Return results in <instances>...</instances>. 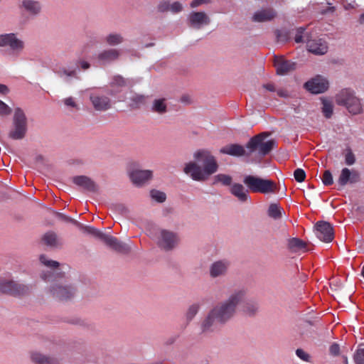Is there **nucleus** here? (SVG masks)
Masks as SVG:
<instances>
[{
  "instance_id": "nucleus-1",
  "label": "nucleus",
  "mask_w": 364,
  "mask_h": 364,
  "mask_svg": "<svg viewBox=\"0 0 364 364\" xmlns=\"http://www.w3.org/2000/svg\"><path fill=\"white\" fill-rule=\"evenodd\" d=\"M196 161L187 163L183 168L186 174L193 181H205L210 176L216 173L218 164L215 156L205 149H200L193 154Z\"/></svg>"
},
{
  "instance_id": "nucleus-2",
  "label": "nucleus",
  "mask_w": 364,
  "mask_h": 364,
  "mask_svg": "<svg viewBox=\"0 0 364 364\" xmlns=\"http://www.w3.org/2000/svg\"><path fill=\"white\" fill-rule=\"evenodd\" d=\"M238 299L239 297H230L215 305L202 323L203 332L214 331L218 328L219 325L223 324L230 319L238 306Z\"/></svg>"
},
{
  "instance_id": "nucleus-3",
  "label": "nucleus",
  "mask_w": 364,
  "mask_h": 364,
  "mask_svg": "<svg viewBox=\"0 0 364 364\" xmlns=\"http://www.w3.org/2000/svg\"><path fill=\"white\" fill-rule=\"evenodd\" d=\"M243 183L248 190L252 193H270L277 191L276 183L269 179L262 178L252 175L244 177Z\"/></svg>"
},
{
  "instance_id": "nucleus-4",
  "label": "nucleus",
  "mask_w": 364,
  "mask_h": 364,
  "mask_svg": "<svg viewBox=\"0 0 364 364\" xmlns=\"http://www.w3.org/2000/svg\"><path fill=\"white\" fill-rule=\"evenodd\" d=\"M336 102L338 105L345 106L348 112L353 114H358L363 112V106L359 98L350 89H343L336 96Z\"/></svg>"
},
{
  "instance_id": "nucleus-5",
  "label": "nucleus",
  "mask_w": 364,
  "mask_h": 364,
  "mask_svg": "<svg viewBox=\"0 0 364 364\" xmlns=\"http://www.w3.org/2000/svg\"><path fill=\"white\" fill-rule=\"evenodd\" d=\"M28 130L27 117L22 109L17 107L14 110L12 119V129L9 136L14 140H20L25 137Z\"/></svg>"
},
{
  "instance_id": "nucleus-6",
  "label": "nucleus",
  "mask_w": 364,
  "mask_h": 364,
  "mask_svg": "<svg viewBox=\"0 0 364 364\" xmlns=\"http://www.w3.org/2000/svg\"><path fill=\"white\" fill-rule=\"evenodd\" d=\"M268 136L269 134L262 132L252 137L247 144V148L250 149V152L252 153L257 150L262 156L268 154L272 150L275 144L273 139L264 141Z\"/></svg>"
},
{
  "instance_id": "nucleus-7",
  "label": "nucleus",
  "mask_w": 364,
  "mask_h": 364,
  "mask_svg": "<svg viewBox=\"0 0 364 364\" xmlns=\"http://www.w3.org/2000/svg\"><path fill=\"white\" fill-rule=\"evenodd\" d=\"M179 242V237L176 233L167 230H160L157 237L158 246L165 251L174 249Z\"/></svg>"
},
{
  "instance_id": "nucleus-8",
  "label": "nucleus",
  "mask_w": 364,
  "mask_h": 364,
  "mask_svg": "<svg viewBox=\"0 0 364 364\" xmlns=\"http://www.w3.org/2000/svg\"><path fill=\"white\" fill-rule=\"evenodd\" d=\"M90 100L96 111L105 112L112 107L111 100L98 90L90 92Z\"/></svg>"
},
{
  "instance_id": "nucleus-9",
  "label": "nucleus",
  "mask_w": 364,
  "mask_h": 364,
  "mask_svg": "<svg viewBox=\"0 0 364 364\" xmlns=\"http://www.w3.org/2000/svg\"><path fill=\"white\" fill-rule=\"evenodd\" d=\"M28 291V287L13 280L0 282V292L6 294H25Z\"/></svg>"
},
{
  "instance_id": "nucleus-10",
  "label": "nucleus",
  "mask_w": 364,
  "mask_h": 364,
  "mask_svg": "<svg viewBox=\"0 0 364 364\" xmlns=\"http://www.w3.org/2000/svg\"><path fill=\"white\" fill-rule=\"evenodd\" d=\"M315 233L316 237L324 242H330L334 238L333 228L326 221H318L316 223Z\"/></svg>"
},
{
  "instance_id": "nucleus-11",
  "label": "nucleus",
  "mask_w": 364,
  "mask_h": 364,
  "mask_svg": "<svg viewBox=\"0 0 364 364\" xmlns=\"http://www.w3.org/2000/svg\"><path fill=\"white\" fill-rule=\"evenodd\" d=\"M20 11L31 17L39 16L42 12V4L37 0H21L18 5Z\"/></svg>"
},
{
  "instance_id": "nucleus-12",
  "label": "nucleus",
  "mask_w": 364,
  "mask_h": 364,
  "mask_svg": "<svg viewBox=\"0 0 364 364\" xmlns=\"http://www.w3.org/2000/svg\"><path fill=\"white\" fill-rule=\"evenodd\" d=\"M0 46H8L13 51L19 53L23 49L24 43L14 33H7L0 36Z\"/></svg>"
},
{
  "instance_id": "nucleus-13",
  "label": "nucleus",
  "mask_w": 364,
  "mask_h": 364,
  "mask_svg": "<svg viewBox=\"0 0 364 364\" xmlns=\"http://www.w3.org/2000/svg\"><path fill=\"white\" fill-rule=\"evenodd\" d=\"M304 87L313 94H319L324 92L328 89V82L321 76H317L306 82Z\"/></svg>"
},
{
  "instance_id": "nucleus-14",
  "label": "nucleus",
  "mask_w": 364,
  "mask_h": 364,
  "mask_svg": "<svg viewBox=\"0 0 364 364\" xmlns=\"http://www.w3.org/2000/svg\"><path fill=\"white\" fill-rule=\"evenodd\" d=\"M102 241L113 250L123 254H128L131 249L125 243L120 242L117 237L105 233Z\"/></svg>"
},
{
  "instance_id": "nucleus-15",
  "label": "nucleus",
  "mask_w": 364,
  "mask_h": 364,
  "mask_svg": "<svg viewBox=\"0 0 364 364\" xmlns=\"http://www.w3.org/2000/svg\"><path fill=\"white\" fill-rule=\"evenodd\" d=\"M29 358L34 364H60L58 358L46 355L36 350L30 351Z\"/></svg>"
},
{
  "instance_id": "nucleus-16",
  "label": "nucleus",
  "mask_w": 364,
  "mask_h": 364,
  "mask_svg": "<svg viewBox=\"0 0 364 364\" xmlns=\"http://www.w3.org/2000/svg\"><path fill=\"white\" fill-rule=\"evenodd\" d=\"M188 22L191 27L200 29L203 26L208 25L210 20L205 12L193 11L188 16Z\"/></svg>"
},
{
  "instance_id": "nucleus-17",
  "label": "nucleus",
  "mask_w": 364,
  "mask_h": 364,
  "mask_svg": "<svg viewBox=\"0 0 364 364\" xmlns=\"http://www.w3.org/2000/svg\"><path fill=\"white\" fill-rule=\"evenodd\" d=\"M274 65L276 68L277 73L281 75H286L296 68L295 63L287 60L282 56L274 57Z\"/></svg>"
},
{
  "instance_id": "nucleus-18",
  "label": "nucleus",
  "mask_w": 364,
  "mask_h": 364,
  "mask_svg": "<svg viewBox=\"0 0 364 364\" xmlns=\"http://www.w3.org/2000/svg\"><path fill=\"white\" fill-rule=\"evenodd\" d=\"M360 181V175L357 171H350L348 168H343L338 178V183L341 187L345 186L348 183H354Z\"/></svg>"
},
{
  "instance_id": "nucleus-19",
  "label": "nucleus",
  "mask_w": 364,
  "mask_h": 364,
  "mask_svg": "<svg viewBox=\"0 0 364 364\" xmlns=\"http://www.w3.org/2000/svg\"><path fill=\"white\" fill-rule=\"evenodd\" d=\"M129 177L134 184L141 186L152 177V171L149 170L135 169L129 173Z\"/></svg>"
},
{
  "instance_id": "nucleus-20",
  "label": "nucleus",
  "mask_w": 364,
  "mask_h": 364,
  "mask_svg": "<svg viewBox=\"0 0 364 364\" xmlns=\"http://www.w3.org/2000/svg\"><path fill=\"white\" fill-rule=\"evenodd\" d=\"M73 182L89 192L95 193L98 190L97 184L91 178L85 176H75L73 178Z\"/></svg>"
},
{
  "instance_id": "nucleus-21",
  "label": "nucleus",
  "mask_w": 364,
  "mask_h": 364,
  "mask_svg": "<svg viewBox=\"0 0 364 364\" xmlns=\"http://www.w3.org/2000/svg\"><path fill=\"white\" fill-rule=\"evenodd\" d=\"M306 47L310 53L316 55H323L328 50L327 44L322 39L308 40Z\"/></svg>"
},
{
  "instance_id": "nucleus-22",
  "label": "nucleus",
  "mask_w": 364,
  "mask_h": 364,
  "mask_svg": "<svg viewBox=\"0 0 364 364\" xmlns=\"http://www.w3.org/2000/svg\"><path fill=\"white\" fill-rule=\"evenodd\" d=\"M277 16V11L272 8H266L259 10L252 16V21L255 22L269 21Z\"/></svg>"
},
{
  "instance_id": "nucleus-23",
  "label": "nucleus",
  "mask_w": 364,
  "mask_h": 364,
  "mask_svg": "<svg viewBox=\"0 0 364 364\" xmlns=\"http://www.w3.org/2000/svg\"><path fill=\"white\" fill-rule=\"evenodd\" d=\"M238 299V306L245 313L252 315L257 311L259 306L253 299L248 297H239Z\"/></svg>"
},
{
  "instance_id": "nucleus-24",
  "label": "nucleus",
  "mask_w": 364,
  "mask_h": 364,
  "mask_svg": "<svg viewBox=\"0 0 364 364\" xmlns=\"http://www.w3.org/2000/svg\"><path fill=\"white\" fill-rule=\"evenodd\" d=\"M220 152L224 154H228L233 156H249L250 153L247 154L245 148L237 144H228L222 147Z\"/></svg>"
},
{
  "instance_id": "nucleus-25",
  "label": "nucleus",
  "mask_w": 364,
  "mask_h": 364,
  "mask_svg": "<svg viewBox=\"0 0 364 364\" xmlns=\"http://www.w3.org/2000/svg\"><path fill=\"white\" fill-rule=\"evenodd\" d=\"M127 85V81L121 75H114L112 77L111 82H109L110 90L109 94L110 95H115L116 94L121 92L122 88Z\"/></svg>"
},
{
  "instance_id": "nucleus-26",
  "label": "nucleus",
  "mask_w": 364,
  "mask_h": 364,
  "mask_svg": "<svg viewBox=\"0 0 364 364\" xmlns=\"http://www.w3.org/2000/svg\"><path fill=\"white\" fill-rule=\"evenodd\" d=\"M229 267V262L226 260L217 261L210 267V274L212 277H218L225 274Z\"/></svg>"
},
{
  "instance_id": "nucleus-27",
  "label": "nucleus",
  "mask_w": 364,
  "mask_h": 364,
  "mask_svg": "<svg viewBox=\"0 0 364 364\" xmlns=\"http://www.w3.org/2000/svg\"><path fill=\"white\" fill-rule=\"evenodd\" d=\"M248 191L242 184L237 183H233L230 189L231 194L240 202H246L249 199Z\"/></svg>"
},
{
  "instance_id": "nucleus-28",
  "label": "nucleus",
  "mask_w": 364,
  "mask_h": 364,
  "mask_svg": "<svg viewBox=\"0 0 364 364\" xmlns=\"http://www.w3.org/2000/svg\"><path fill=\"white\" fill-rule=\"evenodd\" d=\"M119 56V51L117 49L110 48L104 50L97 55V59L102 63H109L117 60Z\"/></svg>"
},
{
  "instance_id": "nucleus-29",
  "label": "nucleus",
  "mask_w": 364,
  "mask_h": 364,
  "mask_svg": "<svg viewBox=\"0 0 364 364\" xmlns=\"http://www.w3.org/2000/svg\"><path fill=\"white\" fill-rule=\"evenodd\" d=\"M56 73L58 77L63 78L66 82H70L71 78L79 79L77 68L68 69L62 68Z\"/></svg>"
},
{
  "instance_id": "nucleus-30",
  "label": "nucleus",
  "mask_w": 364,
  "mask_h": 364,
  "mask_svg": "<svg viewBox=\"0 0 364 364\" xmlns=\"http://www.w3.org/2000/svg\"><path fill=\"white\" fill-rule=\"evenodd\" d=\"M80 225H77V228H80L84 233L91 235L93 237L99 239L102 241V237L105 235V233L100 230L92 227V226H87L84 225L83 224L79 223Z\"/></svg>"
},
{
  "instance_id": "nucleus-31",
  "label": "nucleus",
  "mask_w": 364,
  "mask_h": 364,
  "mask_svg": "<svg viewBox=\"0 0 364 364\" xmlns=\"http://www.w3.org/2000/svg\"><path fill=\"white\" fill-rule=\"evenodd\" d=\"M288 247L294 252H297L299 250L306 251V243L299 238L293 237L289 240Z\"/></svg>"
},
{
  "instance_id": "nucleus-32",
  "label": "nucleus",
  "mask_w": 364,
  "mask_h": 364,
  "mask_svg": "<svg viewBox=\"0 0 364 364\" xmlns=\"http://www.w3.org/2000/svg\"><path fill=\"white\" fill-rule=\"evenodd\" d=\"M53 294L58 296H70L75 293L74 287L69 285H60L53 288Z\"/></svg>"
},
{
  "instance_id": "nucleus-33",
  "label": "nucleus",
  "mask_w": 364,
  "mask_h": 364,
  "mask_svg": "<svg viewBox=\"0 0 364 364\" xmlns=\"http://www.w3.org/2000/svg\"><path fill=\"white\" fill-rule=\"evenodd\" d=\"M165 99H156L153 102L151 111L160 114H164L167 111V105Z\"/></svg>"
},
{
  "instance_id": "nucleus-34",
  "label": "nucleus",
  "mask_w": 364,
  "mask_h": 364,
  "mask_svg": "<svg viewBox=\"0 0 364 364\" xmlns=\"http://www.w3.org/2000/svg\"><path fill=\"white\" fill-rule=\"evenodd\" d=\"M44 243L50 247H58L60 245L57 235L53 232H48L43 237Z\"/></svg>"
},
{
  "instance_id": "nucleus-35",
  "label": "nucleus",
  "mask_w": 364,
  "mask_h": 364,
  "mask_svg": "<svg viewBox=\"0 0 364 364\" xmlns=\"http://www.w3.org/2000/svg\"><path fill=\"white\" fill-rule=\"evenodd\" d=\"M283 209L277 203H271L269 206L267 214L268 215L274 219L278 220L282 216Z\"/></svg>"
},
{
  "instance_id": "nucleus-36",
  "label": "nucleus",
  "mask_w": 364,
  "mask_h": 364,
  "mask_svg": "<svg viewBox=\"0 0 364 364\" xmlns=\"http://www.w3.org/2000/svg\"><path fill=\"white\" fill-rule=\"evenodd\" d=\"M104 41L109 46H114L122 43L124 38L119 33H112L107 35Z\"/></svg>"
},
{
  "instance_id": "nucleus-37",
  "label": "nucleus",
  "mask_w": 364,
  "mask_h": 364,
  "mask_svg": "<svg viewBox=\"0 0 364 364\" xmlns=\"http://www.w3.org/2000/svg\"><path fill=\"white\" fill-rule=\"evenodd\" d=\"M130 107L133 109L139 108L146 102V97L142 95L134 94L131 98Z\"/></svg>"
},
{
  "instance_id": "nucleus-38",
  "label": "nucleus",
  "mask_w": 364,
  "mask_h": 364,
  "mask_svg": "<svg viewBox=\"0 0 364 364\" xmlns=\"http://www.w3.org/2000/svg\"><path fill=\"white\" fill-rule=\"evenodd\" d=\"M232 177L229 175L220 173L214 177L213 184L220 183L224 186H230L232 183Z\"/></svg>"
},
{
  "instance_id": "nucleus-39",
  "label": "nucleus",
  "mask_w": 364,
  "mask_h": 364,
  "mask_svg": "<svg viewBox=\"0 0 364 364\" xmlns=\"http://www.w3.org/2000/svg\"><path fill=\"white\" fill-rule=\"evenodd\" d=\"M323 107H322V112L324 114V116L329 119L331 117L333 114V105L331 102L328 100H323Z\"/></svg>"
},
{
  "instance_id": "nucleus-40",
  "label": "nucleus",
  "mask_w": 364,
  "mask_h": 364,
  "mask_svg": "<svg viewBox=\"0 0 364 364\" xmlns=\"http://www.w3.org/2000/svg\"><path fill=\"white\" fill-rule=\"evenodd\" d=\"M345 163L348 166H352L355 162V156L350 149H346L344 152Z\"/></svg>"
},
{
  "instance_id": "nucleus-41",
  "label": "nucleus",
  "mask_w": 364,
  "mask_h": 364,
  "mask_svg": "<svg viewBox=\"0 0 364 364\" xmlns=\"http://www.w3.org/2000/svg\"><path fill=\"white\" fill-rule=\"evenodd\" d=\"M40 261L42 264H43L45 266L50 267V268H58L60 265L59 262L54 260H50L47 258L46 255H41L40 256Z\"/></svg>"
},
{
  "instance_id": "nucleus-42",
  "label": "nucleus",
  "mask_w": 364,
  "mask_h": 364,
  "mask_svg": "<svg viewBox=\"0 0 364 364\" xmlns=\"http://www.w3.org/2000/svg\"><path fill=\"white\" fill-rule=\"evenodd\" d=\"M200 306L198 304H193L189 306L186 312V318L188 321H191L193 317L197 314Z\"/></svg>"
},
{
  "instance_id": "nucleus-43",
  "label": "nucleus",
  "mask_w": 364,
  "mask_h": 364,
  "mask_svg": "<svg viewBox=\"0 0 364 364\" xmlns=\"http://www.w3.org/2000/svg\"><path fill=\"white\" fill-rule=\"evenodd\" d=\"M306 28L304 27H299L296 31V34L294 36V41L296 43H299L304 41V38H306L308 41V36L304 35V31Z\"/></svg>"
},
{
  "instance_id": "nucleus-44",
  "label": "nucleus",
  "mask_w": 364,
  "mask_h": 364,
  "mask_svg": "<svg viewBox=\"0 0 364 364\" xmlns=\"http://www.w3.org/2000/svg\"><path fill=\"white\" fill-rule=\"evenodd\" d=\"M354 361L356 364H364V348H358L353 356Z\"/></svg>"
},
{
  "instance_id": "nucleus-45",
  "label": "nucleus",
  "mask_w": 364,
  "mask_h": 364,
  "mask_svg": "<svg viewBox=\"0 0 364 364\" xmlns=\"http://www.w3.org/2000/svg\"><path fill=\"white\" fill-rule=\"evenodd\" d=\"M56 215L59 220H60L65 223H72V224L76 225L77 227V225H80L78 221H77L76 220H75V219L70 218V216L66 215L63 213H56Z\"/></svg>"
},
{
  "instance_id": "nucleus-46",
  "label": "nucleus",
  "mask_w": 364,
  "mask_h": 364,
  "mask_svg": "<svg viewBox=\"0 0 364 364\" xmlns=\"http://www.w3.org/2000/svg\"><path fill=\"white\" fill-rule=\"evenodd\" d=\"M322 182L325 186H331L333 183V179L331 172L326 170L322 176Z\"/></svg>"
},
{
  "instance_id": "nucleus-47",
  "label": "nucleus",
  "mask_w": 364,
  "mask_h": 364,
  "mask_svg": "<svg viewBox=\"0 0 364 364\" xmlns=\"http://www.w3.org/2000/svg\"><path fill=\"white\" fill-rule=\"evenodd\" d=\"M151 196L157 202L162 203L166 200V194L161 191L153 190L151 191Z\"/></svg>"
},
{
  "instance_id": "nucleus-48",
  "label": "nucleus",
  "mask_w": 364,
  "mask_h": 364,
  "mask_svg": "<svg viewBox=\"0 0 364 364\" xmlns=\"http://www.w3.org/2000/svg\"><path fill=\"white\" fill-rule=\"evenodd\" d=\"M11 112V108L4 102L0 100V115L3 117L8 116L10 115Z\"/></svg>"
},
{
  "instance_id": "nucleus-49",
  "label": "nucleus",
  "mask_w": 364,
  "mask_h": 364,
  "mask_svg": "<svg viewBox=\"0 0 364 364\" xmlns=\"http://www.w3.org/2000/svg\"><path fill=\"white\" fill-rule=\"evenodd\" d=\"M294 176L297 182L301 183L304 181L306 178V173L302 168H299L294 171Z\"/></svg>"
},
{
  "instance_id": "nucleus-50",
  "label": "nucleus",
  "mask_w": 364,
  "mask_h": 364,
  "mask_svg": "<svg viewBox=\"0 0 364 364\" xmlns=\"http://www.w3.org/2000/svg\"><path fill=\"white\" fill-rule=\"evenodd\" d=\"M296 355L302 360L305 362H310L311 361V356L310 355L304 351L301 348H298L296 350Z\"/></svg>"
},
{
  "instance_id": "nucleus-51",
  "label": "nucleus",
  "mask_w": 364,
  "mask_h": 364,
  "mask_svg": "<svg viewBox=\"0 0 364 364\" xmlns=\"http://www.w3.org/2000/svg\"><path fill=\"white\" fill-rule=\"evenodd\" d=\"M170 4H171L168 0H161L158 4V11L160 12L169 11Z\"/></svg>"
},
{
  "instance_id": "nucleus-52",
  "label": "nucleus",
  "mask_w": 364,
  "mask_h": 364,
  "mask_svg": "<svg viewBox=\"0 0 364 364\" xmlns=\"http://www.w3.org/2000/svg\"><path fill=\"white\" fill-rule=\"evenodd\" d=\"M183 10V5L179 1H175L170 4L169 11L173 14H177Z\"/></svg>"
},
{
  "instance_id": "nucleus-53",
  "label": "nucleus",
  "mask_w": 364,
  "mask_h": 364,
  "mask_svg": "<svg viewBox=\"0 0 364 364\" xmlns=\"http://www.w3.org/2000/svg\"><path fill=\"white\" fill-rule=\"evenodd\" d=\"M63 102H64L65 105H66L67 107H71L73 108H76L77 109H79L77 103L75 101V99L72 97H69L64 99Z\"/></svg>"
},
{
  "instance_id": "nucleus-54",
  "label": "nucleus",
  "mask_w": 364,
  "mask_h": 364,
  "mask_svg": "<svg viewBox=\"0 0 364 364\" xmlns=\"http://www.w3.org/2000/svg\"><path fill=\"white\" fill-rule=\"evenodd\" d=\"M331 355L336 356L339 354L340 347L337 343H333L329 348Z\"/></svg>"
},
{
  "instance_id": "nucleus-55",
  "label": "nucleus",
  "mask_w": 364,
  "mask_h": 364,
  "mask_svg": "<svg viewBox=\"0 0 364 364\" xmlns=\"http://www.w3.org/2000/svg\"><path fill=\"white\" fill-rule=\"evenodd\" d=\"M114 208L116 211L123 215L128 213V209L123 204H116L114 205Z\"/></svg>"
},
{
  "instance_id": "nucleus-56",
  "label": "nucleus",
  "mask_w": 364,
  "mask_h": 364,
  "mask_svg": "<svg viewBox=\"0 0 364 364\" xmlns=\"http://www.w3.org/2000/svg\"><path fill=\"white\" fill-rule=\"evenodd\" d=\"M210 2V0H193L191 3V7L196 8L202 4H208Z\"/></svg>"
},
{
  "instance_id": "nucleus-57",
  "label": "nucleus",
  "mask_w": 364,
  "mask_h": 364,
  "mask_svg": "<svg viewBox=\"0 0 364 364\" xmlns=\"http://www.w3.org/2000/svg\"><path fill=\"white\" fill-rule=\"evenodd\" d=\"M75 64L77 66H80L82 70H87L90 68V64L88 62L81 59L78 60Z\"/></svg>"
},
{
  "instance_id": "nucleus-58",
  "label": "nucleus",
  "mask_w": 364,
  "mask_h": 364,
  "mask_svg": "<svg viewBox=\"0 0 364 364\" xmlns=\"http://www.w3.org/2000/svg\"><path fill=\"white\" fill-rule=\"evenodd\" d=\"M53 276V273L50 272H43L41 274V279L45 282H49Z\"/></svg>"
},
{
  "instance_id": "nucleus-59",
  "label": "nucleus",
  "mask_w": 364,
  "mask_h": 364,
  "mask_svg": "<svg viewBox=\"0 0 364 364\" xmlns=\"http://www.w3.org/2000/svg\"><path fill=\"white\" fill-rule=\"evenodd\" d=\"M277 95L280 97H287L289 96L288 92L286 90L280 89L277 90Z\"/></svg>"
},
{
  "instance_id": "nucleus-60",
  "label": "nucleus",
  "mask_w": 364,
  "mask_h": 364,
  "mask_svg": "<svg viewBox=\"0 0 364 364\" xmlns=\"http://www.w3.org/2000/svg\"><path fill=\"white\" fill-rule=\"evenodd\" d=\"M263 87L270 92H274L276 90L275 87L272 83L264 84L263 85Z\"/></svg>"
},
{
  "instance_id": "nucleus-61",
  "label": "nucleus",
  "mask_w": 364,
  "mask_h": 364,
  "mask_svg": "<svg viewBox=\"0 0 364 364\" xmlns=\"http://www.w3.org/2000/svg\"><path fill=\"white\" fill-rule=\"evenodd\" d=\"M9 90L6 85L0 84V93L1 94L6 95L7 93H9Z\"/></svg>"
},
{
  "instance_id": "nucleus-62",
  "label": "nucleus",
  "mask_w": 364,
  "mask_h": 364,
  "mask_svg": "<svg viewBox=\"0 0 364 364\" xmlns=\"http://www.w3.org/2000/svg\"><path fill=\"white\" fill-rule=\"evenodd\" d=\"M182 102L188 103L189 102V97L188 96H183L181 99Z\"/></svg>"
},
{
  "instance_id": "nucleus-63",
  "label": "nucleus",
  "mask_w": 364,
  "mask_h": 364,
  "mask_svg": "<svg viewBox=\"0 0 364 364\" xmlns=\"http://www.w3.org/2000/svg\"><path fill=\"white\" fill-rule=\"evenodd\" d=\"M247 292L245 291V290H241L240 291V292L236 294L235 296H241V295H243V294H246Z\"/></svg>"
},
{
  "instance_id": "nucleus-64",
  "label": "nucleus",
  "mask_w": 364,
  "mask_h": 364,
  "mask_svg": "<svg viewBox=\"0 0 364 364\" xmlns=\"http://www.w3.org/2000/svg\"><path fill=\"white\" fill-rule=\"evenodd\" d=\"M360 23L361 24H363L364 23V14H363L360 17Z\"/></svg>"
}]
</instances>
